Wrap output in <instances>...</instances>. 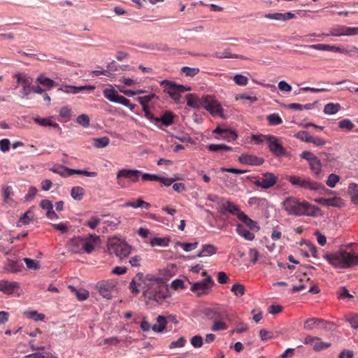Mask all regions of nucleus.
Instances as JSON below:
<instances>
[{"instance_id": "1", "label": "nucleus", "mask_w": 358, "mask_h": 358, "mask_svg": "<svg viewBox=\"0 0 358 358\" xmlns=\"http://www.w3.org/2000/svg\"><path fill=\"white\" fill-rule=\"evenodd\" d=\"M129 289L135 296L138 294L142 289L145 298L157 303L162 302L168 297V289L159 278L151 275H144L142 273L136 274L129 283Z\"/></svg>"}, {"instance_id": "2", "label": "nucleus", "mask_w": 358, "mask_h": 358, "mask_svg": "<svg viewBox=\"0 0 358 358\" xmlns=\"http://www.w3.org/2000/svg\"><path fill=\"white\" fill-rule=\"evenodd\" d=\"M282 207L289 215L315 216L319 208L308 201L289 196L282 202Z\"/></svg>"}, {"instance_id": "3", "label": "nucleus", "mask_w": 358, "mask_h": 358, "mask_svg": "<svg viewBox=\"0 0 358 358\" xmlns=\"http://www.w3.org/2000/svg\"><path fill=\"white\" fill-rule=\"evenodd\" d=\"M99 241V236L89 234L85 236H74L66 243L68 251L73 254H90Z\"/></svg>"}, {"instance_id": "4", "label": "nucleus", "mask_w": 358, "mask_h": 358, "mask_svg": "<svg viewBox=\"0 0 358 358\" xmlns=\"http://www.w3.org/2000/svg\"><path fill=\"white\" fill-rule=\"evenodd\" d=\"M324 259L337 268H348L358 265V255L348 250L347 248L326 255Z\"/></svg>"}, {"instance_id": "5", "label": "nucleus", "mask_w": 358, "mask_h": 358, "mask_svg": "<svg viewBox=\"0 0 358 358\" xmlns=\"http://www.w3.org/2000/svg\"><path fill=\"white\" fill-rule=\"evenodd\" d=\"M204 315L213 322L212 331H218L228 329L227 321L230 320V318L227 308L224 306H215L206 308Z\"/></svg>"}, {"instance_id": "6", "label": "nucleus", "mask_w": 358, "mask_h": 358, "mask_svg": "<svg viewBox=\"0 0 358 358\" xmlns=\"http://www.w3.org/2000/svg\"><path fill=\"white\" fill-rule=\"evenodd\" d=\"M286 180L294 187L301 188L304 190L319 192L325 190L327 193H332L331 190L327 189L324 185L315 182L306 176H287Z\"/></svg>"}, {"instance_id": "7", "label": "nucleus", "mask_w": 358, "mask_h": 358, "mask_svg": "<svg viewBox=\"0 0 358 358\" xmlns=\"http://www.w3.org/2000/svg\"><path fill=\"white\" fill-rule=\"evenodd\" d=\"M108 250L120 259L126 258L131 253V247L124 241L116 238L108 241Z\"/></svg>"}, {"instance_id": "8", "label": "nucleus", "mask_w": 358, "mask_h": 358, "mask_svg": "<svg viewBox=\"0 0 358 358\" xmlns=\"http://www.w3.org/2000/svg\"><path fill=\"white\" fill-rule=\"evenodd\" d=\"M117 282L116 280L110 279L101 280L97 282L96 287L100 295L106 299H111L113 294L117 292Z\"/></svg>"}, {"instance_id": "9", "label": "nucleus", "mask_w": 358, "mask_h": 358, "mask_svg": "<svg viewBox=\"0 0 358 358\" xmlns=\"http://www.w3.org/2000/svg\"><path fill=\"white\" fill-rule=\"evenodd\" d=\"M142 171L136 169H121L117 173V183L121 187H125L124 182L121 178H127L131 182H136L141 176Z\"/></svg>"}, {"instance_id": "10", "label": "nucleus", "mask_w": 358, "mask_h": 358, "mask_svg": "<svg viewBox=\"0 0 358 358\" xmlns=\"http://www.w3.org/2000/svg\"><path fill=\"white\" fill-rule=\"evenodd\" d=\"M214 282L210 276H208L205 279L192 284L191 291L196 294L198 296L206 294L210 290Z\"/></svg>"}, {"instance_id": "11", "label": "nucleus", "mask_w": 358, "mask_h": 358, "mask_svg": "<svg viewBox=\"0 0 358 358\" xmlns=\"http://www.w3.org/2000/svg\"><path fill=\"white\" fill-rule=\"evenodd\" d=\"M204 103V108L212 115H219L222 118H224L223 108L219 101L213 96L206 95Z\"/></svg>"}, {"instance_id": "12", "label": "nucleus", "mask_w": 358, "mask_h": 358, "mask_svg": "<svg viewBox=\"0 0 358 358\" xmlns=\"http://www.w3.org/2000/svg\"><path fill=\"white\" fill-rule=\"evenodd\" d=\"M322 36H350L358 35V27H350L344 25H337L330 29L329 34H322Z\"/></svg>"}, {"instance_id": "13", "label": "nucleus", "mask_w": 358, "mask_h": 358, "mask_svg": "<svg viewBox=\"0 0 358 358\" xmlns=\"http://www.w3.org/2000/svg\"><path fill=\"white\" fill-rule=\"evenodd\" d=\"M103 94L108 101L123 105L124 106L129 105V100L122 95H120L118 92L110 86L109 88H106L103 91Z\"/></svg>"}, {"instance_id": "14", "label": "nucleus", "mask_w": 358, "mask_h": 358, "mask_svg": "<svg viewBox=\"0 0 358 358\" xmlns=\"http://www.w3.org/2000/svg\"><path fill=\"white\" fill-rule=\"evenodd\" d=\"M267 145L270 152L276 157H280L287 154L285 148L281 145L278 138L273 135L267 137Z\"/></svg>"}, {"instance_id": "15", "label": "nucleus", "mask_w": 358, "mask_h": 358, "mask_svg": "<svg viewBox=\"0 0 358 358\" xmlns=\"http://www.w3.org/2000/svg\"><path fill=\"white\" fill-rule=\"evenodd\" d=\"M277 180L278 178L273 173L266 172L264 174V178L255 180L254 184L257 187L268 189L277 182Z\"/></svg>"}, {"instance_id": "16", "label": "nucleus", "mask_w": 358, "mask_h": 358, "mask_svg": "<svg viewBox=\"0 0 358 358\" xmlns=\"http://www.w3.org/2000/svg\"><path fill=\"white\" fill-rule=\"evenodd\" d=\"M20 284L15 281L0 280V292L10 295L17 293L20 290Z\"/></svg>"}, {"instance_id": "17", "label": "nucleus", "mask_w": 358, "mask_h": 358, "mask_svg": "<svg viewBox=\"0 0 358 358\" xmlns=\"http://www.w3.org/2000/svg\"><path fill=\"white\" fill-rule=\"evenodd\" d=\"M95 89L94 85H83V86H73V85H64L61 87L59 90L62 91L66 94H76L83 91H93Z\"/></svg>"}, {"instance_id": "18", "label": "nucleus", "mask_w": 358, "mask_h": 358, "mask_svg": "<svg viewBox=\"0 0 358 358\" xmlns=\"http://www.w3.org/2000/svg\"><path fill=\"white\" fill-rule=\"evenodd\" d=\"M206 95L201 98L194 94H189L187 95V104L194 108H204Z\"/></svg>"}, {"instance_id": "19", "label": "nucleus", "mask_w": 358, "mask_h": 358, "mask_svg": "<svg viewBox=\"0 0 358 358\" xmlns=\"http://www.w3.org/2000/svg\"><path fill=\"white\" fill-rule=\"evenodd\" d=\"M315 201L326 207H338L341 208L343 206V200L340 197L334 196L333 198H323L319 197L315 199Z\"/></svg>"}, {"instance_id": "20", "label": "nucleus", "mask_w": 358, "mask_h": 358, "mask_svg": "<svg viewBox=\"0 0 358 358\" xmlns=\"http://www.w3.org/2000/svg\"><path fill=\"white\" fill-rule=\"evenodd\" d=\"M239 162L243 164L250 165V166H259L262 165L264 160L258 157L256 155L243 154L238 158Z\"/></svg>"}, {"instance_id": "21", "label": "nucleus", "mask_w": 358, "mask_h": 358, "mask_svg": "<svg viewBox=\"0 0 358 358\" xmlns=\"http://www.w3.org/2000/svg\"><path fill=\"white\" fill-rule=\"evenodd\" d=\"M161 85H165V91L176 102H179L180 100V94L175 89V83L166 80H164L160 83Z\"/></svg>"}, {"instance_id": "22", "label": "nucleus", "mask_w": 358, "mask_h": 358, "mask_svg": "<svg viewBox=\"0 0 358 358\" xmlns=\"http://www.w3.org/2000/svg\"><path fill=\"white\" fill-rule=\"evenodd\" d=\"M265 18L273 20L276 21L285 22L295 17V14L292 12H287L285 13H266L264 15Z\"/></svg>"}, {"instance_id": "23", "label": "nucleus", "mask_w": 358, "mask_h": 358, "mask_svg": "<svg viewBox=\"0 0 358 358\" xmlns=\"http://www.w3.org/2000/svg\"><path fill=\"white\" fill-rule=\"evenodd\" d=\"M322 161L320 157L317 159H313V161L308 163L310 169L313 176L317 179L322 178Z\"/></svg>"}, {"instance_id": "24", "label": "nucleus", "mask_w": 358, "mask_h": 358, "mask_svg": "<svg viewBox=\"0 0 358 358\" xmlns=\"http://www.w3.org/2000/svg\"><path fill=\"white\" fill-rule=\"evenodd\" d=\"M3 268L7 273H17L22 271L23 264L20 262L8 259Z\"/></svg>"}, {"instance_id": "25", "label": "nucleus", "mask_w": 358, "mask_h": 358, "mask_svg": "<svg viewBox=\"0 0 358 358\" xmlns=\"http://www.w3.org/2000/svg\"><path fill=\"white\" fill-rule=\"evenodd\" d=\"M238 219L246 224L251 230L256 231L259 230V227L257 222L251 220L244 212L238 213Z\"/></svg>"}, {"instance_id": "26", "label": "nucleus", "mask_w": 358, "mask_h": 358, "mask_svg": "<svg viewBox=\"0 0 358 358\" xmlns=\"http://www.w3.org/2000/svg\"><path fill=\"white\" fill-rule=\"evenodd\" d=\"M327 323V322L322 319L311 317L306 320V322H304L303 327L305 329L307 330H311L315 327H319L320 325H322V327L325 328Z\"/></svg>"}, {"instance_id": "27", "label": "nucleus", "mask_w": 358, "mask_h": 358, "mask_svg": "<svg viewBox=\"0 0 358 358\" xmlns=\"http://www.w3.org/2000/svg\"><path fill=\"white\" fill-rule=\"evenodd\" d=\"M319 157L324 166H334L337 162V157L334 154L322 152Z\"/></svg>"}, {"instance_id": "28", "label": "nucleus", "mask_w": 358, "mask_h": 358, "mask_svg": "<svg viewBox=\"0 0 358 358\" xmlns=\"http://www.w3.org/2000/svg\"><path fill=\"white\" fill-rule=\"evenodd\" d=\"M217 252L216 248L212 244H204L201 246V251L196 255L198 257L211 256Z\"/></svg>"}, {"instance_id": "29", "label": "nucleus", "mask_w": 358, "mask_h": 358, "mask_svg": "<svg viewBox=\"0 0 358 358\" xmlns=\"http://www.w3.org/2000/svg\"><path fill=\"white\" fill-rule=\"evenodd\" d=\"M34 121L39 125L43 127H52L58 129L60 132L62 131V128L59 127V124L52 121V117L48 118L36 117L34 119Z\"/></svg>"}, {"instance_id": "30", "label": "nucleus", "mask_w": 358, "mask_h": 358, "mask_svg": "<svg viewBox=\"0 0 358 358\" xmlns=\"http://www.w3.org/2000/svg\"><path fill=\"white\" fill-rule=\"evenodd\" d=\"M157 324L152 327V329L155 332H162L166 328L167 319L162 315H159L157 318Z\"/></svg>"}, {"instance_id": "31", "label": "nucleus", "mask_w": 358, "mask_h": 358, "mask_svg": "<svg viewBox=\"0 0 358 358\" xmlns=\"http://www.w3.org/2000/svg\"><path fill=\"white\" fill-rule=\"evenodd\" d=\"M173 114L171 112L166 111L162 117H157V122H161L164 126L169 127L173 123Z\"/></svg>"}, {"instance_id": "32", "label": "nucleus", "mask_w": 358, "mask_h": 358, "mask_svg": "<svg viewBox=\"0 0 358 358\" xmlns=\"http://www.w3.org/2000/svg\"><path fill=\"white\" fill-rule=\"evenodd\" d=\"M236 232L245 240L252 241L255 238L253 233L246 229L243 225L238 224L236 225Z\"/></svg>"}, {"instance_id": "33", "label": "nucleus", "mask_w": 358, "mask_h": 358, "mask_svg": "<svg viewBox=\"0 0 358 358\" xmlns=\"http://www.w3.org/2000/svg\"><path fill=\"white\" fill-rule=\"evenodd\" d=\"M210 152H227L233 150V148L225 144H209L206 146Z\"/></svg>"}, {"instance_id": "34", "label": "nucleus", "mask_w": 358, "mask_h": 358, "mask_svg": "<svg viewBox=\"0 0 358 358\" xmlns=\"http://www.w3.org/2000/svg\"><path fill=\"white\" fill-rule=\"evenodd\" d=\"M222 210L227 211L232 215H236L237 217L238 213L242 212L237 205H235L229 201L222 204Z\"/></svg>"}, {"instance_id": "35", "label": "nucleus", "mask_w": 358, "mask_h": 358, "mask_svg": "<svg viewBox=\"0 0 358 358\" xmlns=\"http://www.w3.org/2000/svg\"><path fill=\"white\" fill-rule=\"evenodd\" d=\"M213 56L216 58L223 59V58H234V59H245V57L241 55L231 54L229 50H225L222 54L219 52H215L213 54Z\"/></svg>"}, {"instance_id": "36", "label": "nucleus", "mask_w": 358, "mask_h": 358, "mask_svg": "<svg viewBox=\"0 0 358 358\" xmlns=\"http://www.w3.org/2000/svg\"><path fill=\"white\" fill-rule=\"evenodd\" d=\"M85 194V189L80 186L73 187L71 190V197L76 201H81Z\"/></svg>"}, {"instance_id": "37", "label": "nucleus", "mask_w": 358, "mask_h": 358, "mask_svg": "<svg viewBox=\"0 0 358 358\" xmlns=\"http://www.w3.org/2000/svg\"><path fill=\"white\" fill-rule=\"evenodd\" d=\"M71 169L66 167L64 166H55L50 169V171L53 173H57L62 177H68L71 176V173L70 172Z\"/></svg>"}, {"instance_id": "38", "label": "nucleus", "mask_w": 358, "mask_h": 358, "mask_svg": "<svg viewBox=\"0 0 358 358\" xmlns=\"http://www.w3.org/2000/svg\"><path fill=\"white\" fill-rule=\"evenodd\" d=\"M341 105L339 103H329L324 106V113L327 115H334L339 111Z\"/></svg>"}, {"instance_id": "39", "label": "nucleus", "mask_w": 358, "mask_h": 358, "mask_svg": "<svg viewBox=\"0 0 358 358\" xmlns=\"http://www.w3.org/2000/svg\"><path fill=\"white\" fill-rule=\"evenodd\" d=\"M36 81L43 86L48 87V88H52L55 85V82L53 80L45 77L43 74L39 75L36 78Z\"/></svg>"}, {"instance_id": "40", "label": "nucleus", "mask_w": 358, "mask_h": 358, "mask_svg": "<svg viewBox=\"0 0 358 358\" xmlns=\"http://www.w3.org/2000/svg\"><path fill=\"white\" fill-rule=\"evenodd\" d=\"M170 240L166 238L155 237L150 241V245L154 246L167 247Z\"/></svg>"}, {"instance_id": "41", "label": "nucleus", "mask_w": 358, "mask_h": 358, "mask_svg": "<svg viewBox=\"0 0 358 358\" xmlns=\"http://www.w3.org/2000/svg\"><path fill=\"white\" fill-rule=\"evenodd\" d=\"M270 126H276L282 123V120L278 113H272L266 117Z\"/></svg>"}, {"instance_id": "42", "label": "nucleus", "mask_w": 358, "mask_h": 358, "mask_svg": "<svg viewBox=\"0 0 358 358\" xmlns=\"http://www.w3.org/2000/svg\"><path fill=\"white\" fill-rule=\"evenodd\" d=\"M237 136H238V135L234 131L231 130V129H226L223 136H220V137L215 136V138L217 139L226 140V141L230 142V141H233L236 140Z\"/></svg>"}, {"instance_id": "43", "label": "nucleus", "mask_w": 358, "mask_h": 358, "mask_svg": "<svg viewBox=\"0 0 358 358\" xmlns=\"http://www.w3.org/2000/svg\"><path fill=\"white\" fill-rule=\"evenodd\" d=\"M24 315L29 319H31L36 322L43 321L45 319V315L39 313L36 310L25 312Z\"/></svg>"}, {"instance_id": "44", "label": "nucleus", "mask_w": 358, "mask_h": 358, "mask_svg": "<svg viewBox=\"0 0 358 358\" xmlns=\"http://www.w3.org/2000/svg\"><path fill=\"white\" fill-rule=\"evenodd\" d=\"M94 145L97 148H102L106 147L110 142V140L108 137L103 136L101 138H96L93 139Z\"/></svg>"}, {"instance_id": "45", "label": "nucleus", "mask_w": 358, "mask_h": 358, "mask_svg": "<svg viewBox=\"0 0 358 358\" xmlns=\"http://www.w3.org/2000/svg\"><path fill=\"white\" fill-rule=\"evenodd\" d=\"M331 345V343L323 342L320 338L317 337V339H316L315 344L313 345V349L315 351H321L324 349L329 348Z\"/></svg>"}, {"instance_id": "46", "label": "nucleus", "mask_w": 358, "mask_h": 358, "mask_svg": "<svg viewBox=\"0 0 358 358\" xmlns=\"http://www.w3.org/2000/svg\"><path fill=\"white\" fill-rule=\"evenodd\" d=\"M338 127L342 129L351 131L354 129L355 124L350 120L343 119L338 122Z\"/></svg>"}, {"instance_id": "47", "label": "nucleus", "mask_w": 358, "mask_h": 358, "mask_svg": "<svg viewBox=\"0 0 358 358\" xmlns=\"http://www.w3.org/2000/svg\"><path fill=\"white\" fill-rule=\"evenodd\" d=\"M231 291L234 294L235 296L239 297L244 295L245 287L240 283H236L231 287Z\"/></svg>"}, {"instance_id": "48", "label": "nucleus", "mask_w": 358, "mask_h": 358, "mask_svg": "<svg viewBox=\"0 0 358 358\" xmlns=\"http://www.w3.org/2000/svg\"><path fill=\"white\" fill-rule=\"evenodd\" d=\"M23 261L24 262L27 267L29 269L37 270L40 268L39 262H38L36 260L25 257L23 259Z\"/></svg>"}, {"instance_id": "49", "label": "nucleus", "mask_w": 358, "mask_h": 358, "mask_svg": "<svg viewBox=\"0 0 358 358\" xmlns=\"http://www.w3.org/2000/svg\"><path fill=\"white\" fill-rule=\"evenodd\" d=\"M294 136L296 138H298L302 141L306 142V143H310V141H311V138H312V136L307 131H299L298 133H296L294 135Z\"/></svg>"}, {"instance_id": "50", "label": "nucleus", "mask_w": 358, "mask_h": 358, "mask_svg": "<svg viewBox=\"0 0 358 358\" xmlns=\"http://www.w3.org/2000/svg\"><path fill=\"white\" fill-rule=\"evenodd\" d=\"M181 72L184 73L186 76L194 77L199 73V69L183 66L181 69Z\"/></svg>"}, {"instance_id": "51", "label": "nucleus", "mask_w": 358, "mask_h": 358, "mask_svg": "<svg viewBox=\"0 0 358 358\" xmlns=\"http://www.w3.org/2000/svg\"><path fill=\"white\" fill-rule=\"evenodd\" d=\"M155 94H150L146 96H139L137 98V101L140 103V104L142 106V108L143 107H148L147 104L152 100L155 97Z\"/></svg>"}, {"instance_id": "52", "label": "nucleus", "mask_w": 358, "mask_h": 358, "mask_svg": "<svg viewBox=\"0 0 358 358\" xmlns=\"http://www.w3.org/2000/svg\"><path fill=\"white\" fill-rule=\"evenodd\" d=\"M178 245H180L185 252H190L195 248H196L199 245V242L195 241L194 243H178Z\"/></svg>"}, {"instance_id": "53", "label": "nucleus", "mask_w": 358, "mask_h": 358, "mask_svg": "<svg viewBox=\"0 0 358 358\" xmlns=\"http://www.w3.org/2000/svg\"><path fill=\"white\" fill-rule=\"evenodd\" d=\"M77 123L83 127H88L90 126V117L86 114H81L77 117Z\"/></svg>"}, {"instance_id": "54", "label": "nucleus", "mask_w": 358, "mask_h": 358, "mask_svg": "<svg viewBox=\"0 0 358 358\" xmlns=\"http://www.w3.org/2000/svg\"><path fill=\"white\" fill-rule=\"evenodd\" d=\"M340 180V177L334 173H331L326 180V184L329 187H334Z\"/></svg>"}, {"instance_id": "55", "label": "nucleus", "mask_w": 358, "mask_h": 358, "mask_svg": "<svg viewBox=\"0 0 358 358\" xmlns=\"http://www.w3.org/2000/svg\"><path fill=\"white\" fill-rule=\"evenodd\" d=\"M235 83L240 86H245L248 83V79L246 76L242 74H237L234 77Z\"/></svg>"}, {"instance_id": "56", "label": "nucleus", "mask_w": 358, "mask_h": 358, "mask_svg": "<svg viewBox=\"0 0 358 358\" xmlns=\"http://www.w3.org/2000/svg\"><path fill=\"white\" fill-rule=\"evenodd\" d=\"M186 343L185 337L181 336L177 341H172L169 345V348H182Z\"/></svg>"}, {"instance_id": "57", "label": "nucleus", "mask_w": 358, "mask_h": 358, "mask_svg": "<svg viewBox=\"0 0 358 358\" xmlns=\"http://www.w3.org/2000/svg\"><path fill=\"white\" fill-rule=\"evenodd\" d=\"M70 172L71 173V176L73 174H79L87 177H95L97 175L96 172H91L86 170H79L73 169H71Z\"/></svg>"}, {"instance_id": "58", "label": "nucleus", "mask_w": 358, "mask_h": 358, "mask_svg": "<svg viewBox=\"0 0 358 358\" xmlns=\"http://www.w3.org/2000/svg\"><path fill=\"white\" fill-rule=\"evenodd\" d=\"M308 48L314 49V50H317L330 51L331 45L318 43V44L310 45L308 46Z\"/></svg>"}, {"instance_id": "59", "label": "nucleus", "mask_w": 358, "mask_h": 358, "mask_svg": "<svg viewBox=\"0 0 358 358\" xmlns=\"http://www.w3.org/2000/svg\"><path fill=\"white\" fill-rule=\"evenodd\" d=\"M190 343L196 348H201L203 344V338L199 335L194 336L191 338Z\"/></svg>"}, {"instance_id": "60", "label": "nucleus", "mask_w": 358, "mask_h": 358, "mask_svg": "<svg viewBox=\"0 0 358 358\" xmlns=\"http://www.w3.org/2000/svg\"><path fill=\"white\" fill-rule=\"evenodd\" d=\"M338 297L339 299H345L346 298H352L353 296L349 293L345 287H342L338 291Z\"/></svg>"}, {"instance_id": "61", "label": "nucleus", "mask_w": 358, "mask_h": 358, "mask_svg": "<svg viewBox=\"0 0 358 358\" xmlns=\"http://www.w3.org/2000/svg\"><path fill=\"white\" fill-rule=\"evenodd\" d=\"M101 222V220L96 217H92L90 220L85 223V226L89 227L90 229H95Z\"/></svg>"}, {"instance_id": "62", "label": "nucleus", "mask_w": 358, "mask_h": 358, "mask_svg": "<svg viewBox=\"0 0 358 358\" xmlns=\"http://www.w3.org/2000/svg\"><path fill=\"white\" fill-rule=\"evenodd\" d=\"M266 203H267V201L265 199L258 198V197H255V196L250 198V199L248 201V204L250 206H253V205L261 206V205H264Z\"/></svg>"}, {"instance_id": "63", "label": "nucleus", "mask_w": 358, "mask_h": 358, "mask_svg": "<svg viewBox=\"0 0 358 358\" xmlns=\"http://www.w3.org/2000/svg\"><path fill=\"white\" fill-rule=\"evenodd\" d=\"M143 108V110L144 112V116L145 118H147L148 120H149L150 122H154V123H157V117H155L152 114V113L149 110V108L148 107H143L142 108Z\"/></svg>"}, {"instance_id": "64", "label": "nucleus", "mask_w": 358, "mask_h": 358, "mask_svg": "<svg viewBox=\"0 0 358 358\" xmlns=\"http://www.w3.org/2000/svg\"><path fill=\"white\" fill-rule=\"evenodd\" d=\"M347 321L350 324L352 328L358 329V314H355L348 317Z\"/></svg>"}]
</instances>
